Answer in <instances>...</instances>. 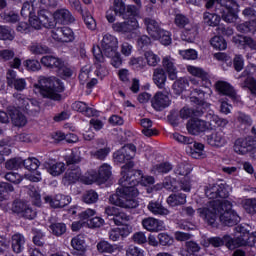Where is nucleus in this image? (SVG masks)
<instances>
[{
    "instance_id": "f257e3e1",
    "label": "nucleus",
    "mask_w": 256,
    "mask_h": 256,
    "mask_svg": "<svg viewBox=\"0 0 256 256\" xmlns=\"http://www.w3.org/2000/svg\"><path fill=\"white\" fill-rule=\"evenodd\" d=\"M205 195L208 199H215L207 207L198 209L200 217L205 219L208 225L215 227L217 215H219L222 225L227 227H233V225H237L241 221L237 212L232 209L233 205L229 200H226L229 197V186L214 184L205 190Z\"/></svg>"
},
{
    "instance_id": "f03ea898",
    "label": "nucleus",
    "mask_w": 256,
    "mask_h": 256,
    "mask_svg": "<svg viewBox=\"0 0 256 256\" xmlns=\"http://www.w3.org/2000/svg\"><path fill=\"white\" fill-rule=\"evenodd\" d=\"M122 169V177L119 179L120 188H117L116 193L109 197V202L116 207H122V209H135L139 205L135 199L139 194L135 188L137 180L127 176V167Z\"/></svg>"
},
{
    "instance_id": "7ed1b4c3",
    "label": "nucleus",
    "mask_w": 256,
    "mask_h": 256,
    "mask_svg": "<svg viewBox=\"0 0 256 256\" xmlns=\"http://www.w3.org/2000/svg\"><path fill=\"white\" fill-rule=\"evenodd\" d=\"M205 7L206 9L216 7V12L222 14V19L226 23H235L237 21V13H239L237 0H208Z\"/></svg>"
},
{
    "instance_id": "20e7f679",
    "label": "nucleus",
    "mask_w": 256,
    "mask_h": 256,
    "mask_svg": "<svg viewBox=\"0 0 256 256\" xmlns=\"http://www.w3.org/2000/svg\"><path fill=\"white\" fill-rule=\"evenodd\" d=\"M34 87L42 97L52 99V101H61L59 94L62 91L61 84L54 77L40 76L38 84H35Z\"/></svg>"
},
{
    "instance_id": "39448f33",
    "label": "nucleus",
    "mask_w": 256,
    "mask_h": 256,
    "mask_svg": "<svg viewBox=\"0 0 256 256\" xmlns=\"http://www.w3.org/2000/svg\"><path fill=\"white\" fill-rule=\"evenodd\" d=\"M135 153H137V147L133 144H126L120 150L114 153L113 157L116 163H124L125 165L121 168V173H123V167H126V176L133 175V167L135 164L131 159L135 157ZM123 177V174H121Z\"/></svg>"
},
{
    "instance_id": "423d86ee",
    "label": "nucleus",
    "mask_w": 256,
    "mask_h": 256,
    "mask_svg": "<svg viewBox=\"0 0 256 256\" xmlns=\"http://www.w3.org/2000/svg\"><path fill=\"white\" fill-rule=\"evenodd\" d=\"M40 61L41 64L44 65V67H48V69H57V73L62 79L71 77V75H73L71 68H69V66H67V64L60 58L47 55L43 56Z\"/></svg>"
},
{
    "instance_id": "0eeeda50",
    "label": "nucleus",
    "mask_w": 256,
    "mask_h": 256,
    "mask_svg": "<svg viewBox=\"0 0 256 256\" xmlns=\"http://www.w3.org/2000/svg\"><path fill=\"white\" fill-rule=\"evenodd\" d=\"M236 238H231L232 245L234 246V249H237L238 247H253L256 243V237L253 236V234H250L247 229H245L244 226H237L236 227Z\"/></svg>"
},
{
    "instance_id": "6e6552de",
    "label": "nucleus",
    "mask_w": 256,
    "mask_h": 256,
    "mask_svg": "<svg viewBox=\"0 0 256 256\" xmlns=\"http://www.w3.org/2000/svg\"><path fill=\"white\" fill-rule=\"evenodd\" d=\"M92 53L94 55V65L96 67L95 75L99 77L100 79H103V77H107L109 75V71L107 70V67L105 66V56H103V53L101 52V47L94 46L92 48Z\"/></svg>"
},
{
    "instance_id": "1a4fd4ad",
    "label": "nucleus",
    "mask_w": 256,
    "mask_h": 256,
    "mask_svg": "<svg viewBox=\"0 0 256 256\" xmlns=\"http://www.w3.org/2000/svg\"><path fill=\"white\" fill-rule=\"evenodd\" d=\"M119 47V41L117 38L111 34H104L101 40V53L105 55V57H111L115 55V51H117Z\"/></svg>"
},
{
    "instance_id": "9d476101",
    "label": "nucleus",
    "mask_w": 256,
    "mask_h": 256,
    "mask_svg": "<svg viewBox=\"0 0 256 256\" xmlns=\"http://www.w3.org/2000/svg\"><path fill=\"white\" fill-rule=\"evenodd\" d=\"M52 38L55 41L71 43L75 41V33L69 27H57L52 30Z\"/></svg>"
},
{
    "instance_id": "9b49d317",
    "label": "nucleus",
    "mask_w": 256,
    "mask_h": 256,
    "mask_svg": "<svg viewBox=\"0 0 256 256\" xmlns=\"http://www.w3.org/2000/svg\"><path fill=\"white\" fill-rule=\"evenodd\" d=\"M255 147V140L253 137L248 136L246 138H238L234 144V151L238 155H247L249 151H253Z\"/></svg>"
},
{
    "instance_id": "f8f14e48",
    "label": "nucleus",
    "mask_w": 256,
    "mask_h": 256,
    "mask_svg": "<svg viewBox=\"0 0 256 256\" xmlns=\"http://www.w3.org/2000/svg\"><path fill=\"white\" fill-rule=\"evenodd\" d=\"M79 179L86 185H91V183H93V180L87 179L86 176L81 175V169L79 168L68 170L63 178V183L64 185H71L73 183H77Z\"/></svg>"
},
{
    "instance_id": "ddd939ff",
    "label": "nucleus",
    "mask_w": 256,
    "mask_h": 256,
    "mask_svg": "<svg viewBox=\"0 0 256 256\" xmlns=\"http://www.w3.org/2000/svg\"><path fill=\"white\" fill-rule=\"evenodd\" d=\"M151 104L155 111H163V109H167V107L171 105V98H169V93H163L162 91L157 92L153 96Z\"/></svg>"
},
{
    "instance_id": "4468645a",
    "label": "nucleus",
    "mask_w": 256,
    "mask_h": 256,
    "mask_svg": "<svg viewBox=\"0 0 256 256\" xmlns=\"http://www.w3.org/2000/svg\"><path fill=\"white\" fill-rule=\"evenodd\" d=\"M187 131L190 135H199L200 133H205L209 126L205 120L199 118H192L187 122Z\"/></svg>"
},
{
    "instance_id": "2eb2a0df",
    "label": "nucleus",
    "mask_w": 256,
    "mask_h": 256,
    "mask_svg": "<svg viewBox=\"0 0 256 256\" xmlns=\"http://www.w3.org/2000/svg\"><path fill=\"white\" fill-rule=\"evenodd\" d=\"M139 27V23L137 19L131 18L124 22H116L112 25L113 31L116 33H131V31H135Z\"/></svg>"
},
{
    "instance_id": "dca6fc26",
    "label": "nucleus",
    "mask_w": 256,
    "mask_h": 256,
    "mask_svg": "<svg viewBox=\"0 0 256 256\" xmlns=\"http://www.w3.org/2000/svg\"><path fill=\"white\" fill-rule=\"evenodd\" d=\"M45 203H49L50 207L54 209H59L63 207H67L69 203H71V197L65 196L63 194H57L56 196H45Z\"/></svg>"
},
{
    "instance_id": "f3484780",
    "label": "nucleus",
    "mask_w": 256,
    "mask_h": 256,
    "mask_svg": "<svg viewBox=\"0 0 256 256\" xmlns=\"http://www.w3.org/2000/svg\"><path fill=\"white\" fill-rule=\"evenodd\" d=\"M215 88L218 93H221L222 95H226V97H229L232 99V101H238L239 96L237 95V92L235 91V88L230 85L228 82L225 81H217L215 83Z\"/></svg>"
},
{
    "instance_id": "a211bd4d",
    "label": "nucleus",
    "mask_w": 256,
    "mask_h": 256,
    "mask_svg": "<svg viewBox=\"0 0 256 256\" xmlns=\"http://www.w3.org/2000/svg\"><path fill=\"white\" fill-rule=\"evenodd\" d=\"M251 69H253V71H256V66L255 65H251L248 66L241 74V77H246L245 81H244V87H246L247 89H249L251 95H253V97H256V81L255 78H253L251 75H253V72H251Z\"/></svg>"
},
{
    "instance_id": "6ab92c4d",
    "label": "nucleus",
    "mask_w": 256,
    "mask_h": 256,
    "mask_svg": "<svg viewBox=\"0 0 256 256\" xmlns=\"http://www.w3.org/2000/svg\"><path fill=\"white\" fill-rule=\"evenodd\" d=\"M162 185L163 188L167 189L168 191H185L186 193L191 191V181L189 180V177L182 178L178 183L179 186L173 184L171 181H166Z\"/></svg>"
},
{
    "instance_id": "aec40b11",
    "label": "nucleus",
    "mask_w": 256,
    "mask_h": 256,
    "mask_svg": "<svg viewBox=\"0 0 256 256\" xmlns=\"http://www.w3.org/2000/svg\"><path fill=\"white\" fill-rule=\"evenodd\" d=\"M54 21L59 25H69L71 23H75V17L68 9L61 8L54 12Z\"/></svg>"
},
{
    "instance_id": "412c9836",
    "label": "nucleus",
    "mask_w": 256,
    "mask_h": 256,
    "mask_svg": "<svg viewBox=\"0 0 256 256\" xmlns=\"http://www.w3.org/2000/svg\"><path fill=\"white\" fill-rule=\"evenodd\" d=\"M206 141L208 145H211V147H225V145H227V138L225 137V133L221 131L208 135L206 137Z\"/></svg>"
},
{
    "instance_id": "4be33fe9",
    "label": "nucleus",
    "mask_w": 256,
    "mask_h": 256,
    "mask_svg": "<svg viewBox=\"0 0 256 256\" xmlns=\"http://www.w3.org/2000/svg\"><path fill=\"white\" fill-rule=\"evenodd\" d=\"M162 67L165 69L171 81L177 79V67L175 66V60L171 56H165L162 59Z\"/></svg>"
},
{
    "instance_id": "5701e85b",
    "label": "nucleus",
    "mask_w": 256,
    "mask_h": 256,
    "mask_svg": "<svg viewBox=\"0 0 256 256\" xmlns=\"http://www.w3.org/2000/svg\"><path fill=\"white\" fill-rule=\"evenodd\" d=\"M147 209L152 213V215L160 217H166V215H169V210L164 207L161 201H150L147 205Z\"/></svg>"
},
{
    "instance_id": "b1692460",
    "label": "nucleus",
    "mask_w": 256,
    "mask_h": 256,
    "mask_svg": "<svg viewBox=\"0 0 256 256\" xmlns=\"http://www.w3.org/2000/svg\"><path fill=\"white\" fill-rule=\"evenodd\" d=\"M152 80L158 89H165V84L167 83V73L165 69L155 68L153 70Z\"/></svg>"
},
{
    "instance_id": "393cba45",
    "label": "nucleus",
    "mask_w": 256,
    "mask_h": 256,
    "mask_svg": "<svg viewBox=\"0 0 256 256\" xmlns=\"http://www.w3.org/2000/svg\"><path fill=\"white\" fill-rule=\"evenodd\" d=\"M208 245H212V247H221L225 245L230 251L235 249L233 242L231 241V236L225 235L223 238L220 237H212L208 239Z\"/></svg>"
},
{
    "instance_id": "a878e982",
    "label": "nucleus",
    "mask_w": 256,
    "mask_h": 256,
    "mask_svg": "<svg viewBox=\"0 0 256 256\" xmlns=\"http://www.w3.org/2000/svg\"><path fill=\"white\" fill-rule=\"evenodd\" d=\"M44 167H46L52 177H59V175L65 173V163L63 162H53L49 160L44 163Z\"/></svg>"
},
{
    "instance_id": "bb28decb",
    "label": "nucleus",
    "mask_w": 256,
    "mask_h": 256,
    "mask_svg": "<svg viewBox=\"0 0 256 256\" xmlns=\"http://www.w3.org/2000/svg\"><path fill=\"white\" fill-rule=\"evenodd\" d=\"M142 225L146 231L157 232L163 230V221L153 217L143 219Z\"/></svg>"
},
{
    "instance_id": "cd10ccee",
    "label": "nucleus",
    "mask_w": 256,
    "mask_h": 256,
    "mask_svg": "<svg viewBox=\"0 0 256 256\" xmlns=\"http://www.w3.org/2000/svg\"><path fill=\"white\" fill-rule=\"evenodd\" d=\"M144 24L146 26L148 34L150 35V37H152V39H157V37H159V33H161V31L163 30L155 19L145 18Z\"/></svg>"
},
{
    "instance_id": "c85d7f7f",
    "label": "nucleus",
    "mask_w": 256,
    "mask_h": 256,
    "mask_svg": "<svg viewBox=\"0 0 256 256\" xmlns=\"http://www.w3.org/2000/svg\"><path fill=\"white\" fill-rule=\"evenodd\" d=\"M85 155V150L83 148H74L71 153L65 157L67 165H75L81 163Z\"/></svg>"
},
{
    "instance_id": "c756f323",
    "label": "nucleus",
    "mask_w": 256,
    "mask_h": 256,
    "mask_svg": "<svg viewBox=\"0 0 256 256\" xmlns=\"http://www.w3.org/2000/svg\"><path fill=\"white\" fill-rule=\"evenodd\" d=\"M197 35H199V28L197 25L192 24L191 26L184 28L181 34V39L182 41H186V43H193Z\"/></svg>"
},
{
    "instance_id": "7c9ffc66",
    "label": "nucleus",
    "mask_w": 256,
    "mask_h": 256,
    "mask_svg": "<svg viewBox=\"0 0 256 256\" xmlns=\"http://www.w3.org/2000/svg\"><path fill=\"white\" fill-rule=\"evenodd\" d=\"M213 7L216 8L215 6ZM221 18L223 19V15L218 13L217 9H215V13L205 12L203 14L204 23L209 27H217L221 23Z\"/></svg>"
},
{
    "instance_id": "2f4dec72",
    "label": "nucleus",
    "mask_w": 256,
    "mask_h": 256,
    "mask_svg": "<svg viewBox=\"0 0 256 256\" xmlns=\"http://www.w3.org/2000/svg\"><path fill=\"white\" fill-rule=\"evenodd\" d=\"M9 115L15 127H25V125H27V117H25V115H23L19 110L15 108L10 109Z\"/></svg>"
},
{
    "instance_id": "473e14b6",
    "label": "nucleus",
    "mask_w": 256,
    "mask_h": 256,
    "mask_svg": "<svg viewBox=\"0 0 256 256\" xmlns=\"http://www.w3.org/2000/svg\"><path fill=\"white\" fill-rule=\"evenodd\" d=\"M128 177H132V179H135L140 185H144V187H147L148 185H153L155 183V178L153 176L149 175H143L141 170H137L136 173L133 172L132 175H129Z\"/></svg>"
},
{
    "instance_id": "72a5a7b5",
    "label": "nucleus",
    "mask_w": 256,
    "mask_h": 256,
    "mask_svg": "<svg viewBox=\"0 0 256 256\" xmlns=\"http://www.w3.org/2000/svg\"><path fill=\"white\" fill-rule=\"evenodd\" d=\"M38 19L42 22V26L46 29H51L55 27V23L53 22V15L51 12L42 9L38 11Z\"/></svg>"
},
{
    "instance_id": "f704fd0d",
    "label": "nucleus",
    "mask_w": 256,
    "mask_h": 256,
    "mask_svg": "<svg viewBox=\"0 0 256 256\" xmlns=\"http://www.w3.org/2000/svg\"><path fill=\"white\" fill-rule=\"evenodd\" d=\"M11 247L14 253H21L25 249V236L16 233L11 238Z\"/></svg>"
},
{
    "instance_id": "c9c22d12",
    "label": "nucleus",
    "mask_w": 256,
    "mask_h": 256,
    "mask_svg": "<svg viewBox=\"0 0 256 256\" xmlns=\"http://www.w3.org/2000/svg\"><path fill=\"white\" fill-rule=\"evenodd\" d=\"M167 203L170 205V207L185 205L187 203V195L184 193L172 194L167 198Z\"/></svg>"
},
{
    "instance_id": "e433bc0d",
    "label": "nucleus",
    "mask_w": 256,
    "mask_h": 256,
    "mask_svg": "<svg viewBox=\"0 0 256 256\" xmlns=\"http://www.w3.org/2000/svg\"><path fill=\"white\" fill-rule=\"evenodd\" d=\"M72 109L74 111H78L79 113H83L86 117H93L95 115V110L93 108H89L85 102L76 101L72 104Z\"/></svg>"
},
{
    "instance_id": "4c0bfd02",
    "label": "nucleus",
    "mask_w": 256,
    "mask_h": 256,
    "mask_svg": "<svg viewBox=\"0 0 256 256\" xmlns=\"http://www.w3.org/2000/svg\"><path fill=\"white\" fill-rule=\"evenodd\" d=\"M187 71L190 73V75H193L194 77H198L202 81H205L206 83L209 82V73L205 72L203 68L197 67V66H187Z\"/></svg>"
},
{
    "instance_id": "58836bf2",
    "label": "nucleus",
    "mask_w": 256,
    "mask_h": 256,
    "mask_svg": "<svg viewBox=\"0 0 256 256\" xmlns=\"http://www.w3.org/2000/svg\"><path fill=\"white\" fill-rule=\"evenodd\" d=\"M30 53L33 55H45L46 53H50L51 49L47 47L45 44H41L39 42H33L30 47Z\"/></svg>"
},
{
    "instance_id": "ea45409f",
    "label": "nucleus",
    "mask_w": 256,
    "mask_h": 256,
    "mask_svg": "<svg viewBox=\"0 0 256 256\" xmlns=\"http://www.w3.org/2000/svg\"><path fill=\"white\" fill-rule=\"evenodd\" d=\"M111 175V166L109 164H103L98 170V181L105 183V181H109V179H111Z\"/></svg>"
},
{
    "instance_id": "a19ab883",
    "label": "nucleus",
    "mask_w": 256,
    "mask_h": 256,
    "mask_svg": "<svg viewBox=\"0 0 256 256\" xmlns=\"http://www.w3.org/2000/svg\"><path fill=\"white\" fill-rule=\"evenodd\" d=\"M187 87H189V81L187 78H179L172 85L175 95H181V93H183Z\"/></svg>"
},
{
    "instance_id": "79ce46f5",
    "label": "nucleus",
    "mask_w": 256,
    "mask_h": 256,
    "mask_svg": "<svg viewBox=\"0 0 256 256\" xmlns=\"http://www.w3.org/2000/svg\"><path fill=\"white\" fill-rule=\"evenodd\" d=\"M236 29L239 33H256V20L238 24Z\"/></svg>"
},
{
    "instance_id": "37998d69",
    "label": "nucleus",
    "mask_w": 256,
    "mask_h": 256,
    "mask_svg": "<svg viewBox=\"0 0 256 256\" xmlns=\"http://www.w3.org/2000/svg\"><path fill=\"white\" fill-rule=\"evenodd\" d=\"M13 97L16 99L15 103L18 109H22V111H27L29 105L33 101L23 96V94H19V93H15Z\"/></svg>"
},
{
    "instance_id": "c03bdc74",
    "label": "nucleus",
    "mask_w": 256,
    "mask_h": 256,
    "mask_svg": "<svg viewBox=\"0 0 256 256\" xmlns=\"http://www.w3.org/2000/svg\"><path fill=\"white\" fill-rule=\"evenodd\" d=\"M174 23L176 27H179V29H187V27H191L193 25L191 20H189V18L183 14H176Z\"/></svg>"
},
{
    "instance_id": "a18cd8bd",
    "label": "nucleus",
    "mask_w": 256,
    "mask_h": 256,
    "mask_svg": "<svg viewBox=\"0 0 256 256\" xmlns=\"http://www.w3.org/2000/svg\"><path fill=\"white\" fill-rule=\"evenodd\" d=\"M144 58L149 67H157L161 63V58L151 50L144 53Z\"/></svg>"
},
{
    "instance_id": "49530a36",
    "label": "nucleus",
    "mask_w": 256,
    "mask_h": 256,
    "mask_svg": "<svg viewBox=\"0 0 256 256\" xmlns=\"http://www.w3.org/2000/svg\"><path fill=\"white\" fill-rule=\"evenodd\" d=\"M49 229L52 233V235H55L56 237H61V235H65L67 232V225L65 223H52L49 226Z\"/></svg>"
},
{
    "instance_id": "de8ad7c7",
    "label": "nucleus",
    "mask_w": 256,
    "mask_h": 256,
    "mask_svg": "<svg viewBox=\"0 0 256 256\" xmlns=\"http://www.w3.org/2000/svg\"><path fill=\"white\" fill-rule=\"evenodd\" d=\"M210 45L219 51H225V49H227V41H225V38L221 36H214L210 40Z\"/></svg>"
},
{
    "instance_id": "09e8293b",
    "label": "nucleus",
    "mask_w": 256,
    "mask_h": 256,
    "mask_svg": "<svg viewBox=\"0 0 256 256\" xmlns=\"http://www.w3.org/2000/svg\"><path fill=\"white\" fill-rule=\"evenodd\" d=\"M110 152L111 150L108 147L100 148L98 150L90 151V157L93 159H98V161H105Z\"/></svg>"
},
{
    "instance_id": "8fccbe9b",
    "label": "nucleus",
    "mask_w": 256,
    "mask_h": 256,
    "mask_svg": "<svg viewBox=\"0 0 256 256\" xmlns=\"http://www.w3.org/2000/svg\"><path fill=\"white\" fill-rule=\"evenodd\" d=\"M0 39L2 41H13L15 33L9 26L0 25Z\"/></svg>"
},
{
    "instance_id": "3c124183",
    "label": "nucleus",
    "mask_w": 256,
    "mask_h": 256,
    "mask_svg": "<svg viewBox=\"0 0 256 256\" xmlns=\"http://www.w3.org/2000/svg\"><path fill=\"white\" fill-rule=\"evenodd\" d=\"M114 225L120 227L121 225H127L131 221V216L125 214L124 212H118L115 217L111 218Z\"/></svg>"
},
{
    "instance_id": "603ef678",
    "label": "nucleus",
    "mask_w": 256,
    "mask_h": 256,
    "mask_svg": "<svg viewBox=\"0 0 256 256\" xmlns=\"http://www.w3.org/2000/svg\"><path fill=\"white\" fill-rule=\"evenodd\" d=\"M113 5V11L115 14L119 15V17H122L123 19H127V13H125V2H123V0H114Z\"/></svg>"
},
{
    "instance_id": "864d4df0",
    "label": "nucleus",
    "mask_w": 256,
    "mask_h": 256,
    "mask_svg": "<svg viewBox=\"0 0 256 256\" xmlns=\"http://www.w3.org/2000/svg\"><path fill=\"white\" fill-rule=\"evenodd\" d=\"M171 169H173V165H171V163L163 162V163L156 164L155 166H153L152 171L156 175H159L161 173H169V171H171Z\"/></svg>"
},
{
    "instance_id": "5fc2aeb1",
    "label": "nucleus",
    "mask_w": 256,
    "mask_h": 256,
    "mask_svg": "<svg viewBox=\"0 0 256 256\" xmlns=\"http://www.w3.org/2000/svg\"><path fill=\"white\" fill-rule=\"evenodd\" d=\"M22 165L28 171H37V169H39V165H41V162H39L37 158H28L23 160Z\"/></svg>"
},
{
    "instance_id": "6e6d98bb",
    "label": "nucleus",
    "mask_w": 256,
    "mask_h": 256,
    "mask_svg": "<svg viewBox=\"0 0 256 256\" xmlns=\"http://www.w3.org/2000/svg\"><path fill=\"white\" fill-rule=\"evenodd\" d=\"M71 245L73 247V249H75L76 251H85V238H83V236L78 235L74 238H72L71 240Z\"/></svg>"
},
{
    "instance_id": "4d7b16f0",
    "label": "nucleus",
    "mask_w": 256,
    "mask_h": 256,
    "mask_svg": "<svg viewBox=\"0 0 256 256\" xmlns=\"http://www.w3.org/2000/svg\"><path fill=\"white\" fill-rule=\"evenodd\" d=\"M98 200H99V194H97V192H95L94 190L86 191L85 194L83 195V201L88 205L97 203Z\"/></svg>"
},
{
    "instance_id": "13d9d810",
    "label": "nucleus",
    "mask_w": 256,
    "mask_h": 256,
    "mask_svg": "<svg viewBox=\"0 0 256 256\" xmlns=\"http://www.w3.org/2000/svg\"><path fill=\"white\" fill-rule=\"evenodd\" d=\"M154 39L160 41L162 45H171V33L167 30L162 29L160 33H158V37Z\"/></svg>"
},
{
    "instance_id": "bf43d9fd",
    "label": "nucleus",
    "mask_w": 256,
    "mask_h": 256,
    "mask_svg": "<svg viewBox=\"0 0 256 256\" xmlns=\"http://www.w3.org/2000/svg\"><path fill=\"white\" fill-rule=\"evenodd\" d=\"M87 225L90 229H99L105 225V220L99 216L92 217L87 221Z\"/></svg>"
},
{
    "instance_id": "052dcab7",
    "label": "nucleus",
    "mask_w": 256,
    "mask_h": 256,
    "mask_svg": "<svg viewBox=\"0 0 256 256\" xmlns=\"http://www.w3.org/2000/svg\"><path fill=\"white\" fill-rule=\"evenodd\" d=\"M99 253H114L115 247L107 241H101L97 244Z\"/></svg>"
},
{
    "instance_id": "680f3d73",
    "label": "nucleus",
    "mask_w": 256,
    "mask_h": 256,
    "mask_svg": "<svg viewBox=\"0 0 256 256\" xmlns=\"http://www.w3.org/2000/svg\"><path fill=\"white\" fill-rule=\"evenodd\" d=\"M22 166H23V159L21 158H12L5 163V167L9 171L13 169H19V167H22Z\"/></svg>"
},
{
    "instance_id": "e2e57ef3",
    "label": "nucleus",
    "mask_w": 256,
    "mask_h": 256,
    "mask_svg": "<svg viewBox=\"0 0 256 256\" xmlns=\"http://www.w3.org/2000/svg\"><path fill=\"white\" fill-rule=\"evenodd\" d=\"M175 175H181L183 177H187L191 173V168L189 164H178L177 167L174 169Z\"/></svg>"
},
{
    "instance_id": "0e129e2a",
    "label": "nucleus",
    "mask_w": 256,
    "mask_h": 256,
    "mask_svg": "<svg viewBox=\"0 0 256 256\" xmlns=\"http://www.w3.org/2000/svg\"><path fill=\"white\" fill-rule=\"evenodd\" d=\"M24 65L26 66L27 71H40L41 69V62L38 60H26L24 62Z\"/></svg>"
},
{
    "instance_id": "69168bd1",
    "label": "nucleus",
    "mask_w": 256,
    "mask_h": 256,
    "mask_svg": "<svg viewBox=\"0 0 256 256\" xmlns=\"http://www.w3.org/2000/svg\"><path fill=\"white\" fill-rule=\"evenodd\" d=\"M41 111V106L37 100H32L26 108V113H30V115H37Z\"/></svg>"
},
{
    "instance_id": "338daca9",
    "label": "nucleus",
    "mask_w": 256,
    "mask_h": 256,
    "mask_svg": "<svg viewBox=\"0 0 256 256\" xmlns=\"http://www.w3.org/2000/svg\"><path fill=\"white\" fill-rule=\"evenodd\" d=\"M243 207L247 213H256V198L245 200Z\"/></svg>"
},
{
    "instance_id": "774afa93",
    "label": "nucleus",
    "mask_w": 256,
    "mask_h": 256,
    "mask_svg": "<svg viewBox=\"0 0 256 256\" xmlns=\"http://www.w3.org/2000/svg\"><path fill=\"white\" fill-rule=\"evenodd\" d=\"M126 256H145V251L137 246H130L126 251Z\"/></svg>"
}]
</instances>
